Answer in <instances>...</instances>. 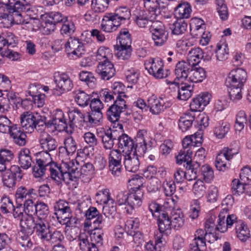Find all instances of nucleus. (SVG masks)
<instances>
[{
    "instance_id": "obj_1",
    "label": "nucleus",
    "mask_w": 251,
    "mask_h": 251,
    "mask_svg": "<svg viewBox=\"0 0 251 251\" xmlns=\"http://www.w3.org/2000/svg\"><path fill=\"white\" fill-rule=\"evenodd\" d=\"M76 150V143L71 136L66 138L64 140V146L59 148V158L61 160L60 166L55 164L50 166L52 178L57 183L62 181L73 180L77 177L75 171L79 164L78 161L80 157L75 159L71 157Z\"/></svg>"
},
{
    "instance_id": "obj_2",
    "label": "nucleus",
    "mask_w": 251,
    "mask_h": 251,
    "mask_svg": "<svg viewBox=\"0 0 251 251\" xmlns=\"http://www.w3.org/2000/svg\"><path fill=\"white\" fill-rule=\"evenodd\" d=\"M112 90L115 95H118L114 104L107 110L108 118L111 122H117L121 114L126 108L124 99L127 96L125 94L126 87L121 82H115L112 85Z\"/></svg>"
},
{
    "instance_id": "obj_3",
    "label": "nucleus",
    "mask_w": 251,
    "mask_h": 251,
    "mask_svg": "<svg viewBox=\"0 0 251 251\" xmlns=\"http://www.w3.org/2000/svg\"><path fill=\"white\" fill-rule=\"evenodd\" d=\"M97 203L103 205V213L106 217H113L116 212V203L111 198L110 190L103 188L99 190L95 194Z\"/></svg>"
},
{
    "instance_id": "obj_4",
    "label": "nucleus",
    "mask_w": 251,
    "mask_h": 251,
    "mask_svg": "<svg viewBox=\"0 0 251 251\" xmlns=\"http://www.w3.org/2000/svg\"><path fill=\"white\" fill-rule=\"evenodd\" d=\"M21 126L27 130L31 133L34 130L43 129L46 126V123L42 117L37 113H33L27 111L24 112L20 117Z\"/></svg>"
},
{
    "instance_id": "obj_5",
    "label": "nucleus",
    "mask_w": 251,
    "mask_h": 251,
    "mask_svg": "<svg viewBox=\"0 0 251 251\" xmlns=\"http://www.w3.org/2000/svg\"><path fill=\"white\" fill-rule=\"evenodd\" d=\"M145 69L150 75L156 79L167 77L170 73L168 69H164L163 61L160 58H151L145 62Z\"/></svg>"
},
{
    "instance_id": "obj_6",
    "label": "nucleus",
    "mask_w": 251,
    "mask_h": 251,
    "mask_svg": "<svg viewBox=\"0 0 251 251\" xmlns=\"http://www.w3.org/2000/svg\"><path fill=\"white\" fill-rule=\"evenodd\" d=\"M135 148L138 154L144 155L153 145V139L146 129H140L135 137Z\"/></svg>"
},
{
    "instance_id": "obj_7",
    "label": "nucleus",
    "mask_w": 251,
    "mask_h": 251,
    "mask_svg": "<svg viewBox=\"0 0 251 251\" xmlns=\"http://www.w3.org/2000/svg\"><path fill=\"white\" fill-rule=\"evenodd\" d=\"M150 31L155 46H161L167 41L168 32L166 29L164 25L160 21H156L152 23Z\"/></svg>"
},
{
    "instance_id": "obj_8",
    "label": "nucleus",
    "mask_w": 251,
    "mask_h": 251,
    "mask_svg": "<svg viewBox=\"0 0 251 251\" xmlns=\"http://www.w3.org/2000/svg\"><path fill=\"white\" fill-rule=\"evenodd\" d=\"M65 50L69 58L77 59L81 57L85 52L84 44L79 39L70 38L65 44Z\"/></svg>"
},
{
    "instance_id": "obj_9",
    "label": "nucleus",
    "mask_w": 251,
    "mask_h": 251,
    "mask_svg": "<svg viewBox=\"0 0 251 251\" xmlns=\"http://www.w3.org/2000/svg\"><path fill=\"white\" fill-rule=\"evenodd\" d=\"M155 14L148 11L136 9L133 13L132 18L134 23L139 28H147L151 26L156 19Z\"/></svg>"
},
{
    "instance_id": "obj_10",
    "label": "nucleus",
    "mask_w": 251,
    "mask_h": 251,
    "mask_svg": "<svg viewBox=\"0 0 251 251\" xmlns=\"http://www.w3.org/2000/svg\"><path fill=\"white\" fill-rule=\"evenodd\" d=\"M192 66L185 61H181L178 62L176 66L175 69V75L176 76V79L172 81H170L166 80V82L169 85H179V81L180 83H183L184 81H187L189 73L190 72Z\"/></svg>"
},
{
    "instance_id": "obj_11",
    "label": "nucleus",
    "mask_w": 251,
    "mask_h": 251,
    "mask_svg": "<svg viewBox=\"0 0 251 251\" xmlns=\"http://www.w3.org/2000/svg\"><path fill=\"white\" fill-rule=\"evenodd\" d=\"M148 104L150 112L153 114L157 115L170 107L171 102L162 97L158 98L155 95H151L148 99Z\"/></svg>"
},
{
    "instance_id": "obj_12",
    "label": "nucleus",
    "mask_w": 251,
    "mask_h": 251,
    "mask_svg": "<svg viewBox=\"0 0 251 251\" xmlns=\"http://www.w3.org/2000/svg\"><path fill=\"white\" fill-rule=\"evenodd\" d=\"M143 155L138 154L135 150L125 151L124 164L126 171L130 172H136L139 168L140 162L138 157Z\"/></svg>"
},
{
    "instance_id": "obj_13",
    "label": "nucleus",
    "mask_w": 251,
    "mask_h": 251,
    "mask_svg": "<svg viewBox=\"0 0 251 251\" xmlns=\"http://www.w3.org/2000/svg\"><path fill=\"white\" fill-rule=\"evenodd\" d=\"M32 11L31 9L29 11L22 10L21 9H14L12 8V10L8 11L10 13V15L12 18V24H26L29 25L27 27L31 29H34L35 27H38V24L39 21L37 19H30L28 21H26L23 18V15L20 11L25 12L27 13V14L30 15V12Z\"/></svg>"
},
{
    "instance_id": "obj_14",
    "label": "nucleus",
    "mask_w": 251,
    "mask_h": 251,
    "mask_svg": "<svg viewBox=\"0 0 251 251\" xmlns=\"http://www.w3.org/2000/svg\"><path fill=\"white\" fill-rule=\"evenodd\" d=\"M47 126H54L56 129L65 130L67 133H72L71 129H68V120L63 112L60 109L55 111L52 119L48 122Z\"/></svg>"
},
{
    "instance_id": "obj_15",
    "label": "nucleus",
    "mask_w": 251,
    "mask_h": 251,
    "mask_svg": "<svg viewBox=\"0 0 251 251\" xmlns=\"http://www.w3.org/2000/svg\"><path fill=\"white\" fill-rule=\"evenodd\" d=\"M247 78L246 71L242 68L232 70L228 74L226 83V85L243 86Z\"/></svg>"
},
{
    "instance_id": "obj_16",
    "label": "nucleus",
    "mask_w": 251,
    "mask_h": 251,
    "mask_svg": "<svg viewBox=\"0 0 251 251\" xmlns=\"http://www.w3.org/2000/svg\"><path fill=\"white\" fill-rule=\"evenodd\" d=\"M209 236L210 235L206 231L202 229H198L195 233L194 239L190 245L189 251H201V249L206 246V241L211 242L208 240Z\"/></svg>"
},
{
    "instance_id": "obj_17",
    "label": "nucleus",
    "mask_w": 251,
    "mask_h": 251,
    "mask_svg": "<svg viewBox=\"0 0 251 251\" xmlns=\"http://www.w3.org/2000/svg\"><path fill=\"white\" fill-rule=\"evenodd\" d=\"M53 77L56 87L62 91H69L73 88V81L67 74L56 72L53 74Z\"/></svg>"
},
{
    "instance_id": "obj_18",
    "label": "nucleus",
    "mask_w": 251,
    "mask_h": 251,
    "mask_svg": "<svg viewBox=\"0 0 251 251\" xmlns=\"http://www.w3.org/2000/svg\"><path fill=\"white\" fill-rule=\"evenodd\" d=\"M227 208L221 210L219 214V231L222 233L226 232L228 228L231 227L236 220V217L233 214L227 215Z\"/></svg>"
},
{
    "instance_id": "obj_19",
    "label": "nucleus",
    "mask_w": 251,
    "mask_h": 251,
    "mask_svg": "<svg viewBox=\"0 0 251 251\" xmlns=\"http://www.w3.org/2000/svg\"><path fill=\"white\" fill-rule=\"evenodd\" d=\"M113 122L114 124V128H116L121 135L118 138V147L121 149L125 148L126 150V151H130V150H134L135 148V145H133L132 140L127 135L124 134V128L122 124L119 123H116Z\"/></svg>"
},
{
    "instance_id": "obj_20",
    "label": "nucleus",
    "mask_w": 251,
    "mask_h": 251,
    "mask_svg": "<svg viewBox=\"0 0 251 251\" xmlns=\"http://www.w3.org/2000/svg\"><path fill=\"white\" fill-rule=\"evenodd\" d=\"M121 25L112 13H106L103 16L101 22V29L105 32L115 31Z\"/></svg>"
},
{
    "instance_id": "obj_21",
    "label": "nucleus",
    "mask_w": 251,
    "mask_h": 251,
    "mask_svg": "<svg viewBox=\"0 0 251 251\" xmlns=\"http://www.w3.org/2000/svg\"><path fill=\"white\" fill-rule=\"evenodd\" d=\"M143 192L138 191L137 192H131L128 195L127 204L126 205L125 209L127 214L131 213L132 210L141 205Z\"/></svg>"
},
{
    "instance_id": "obj_22",
    "label": "nucleus",
    "mask_w": 251,
    "mask_h": 251,
    "mask_svg": "<svg viewBox=\"0 0 251 251\" xmlns=\"http://www.w3.org/2000/svg\"><path fill=\"white\" fill-rule=\"evenodd\" d=\"M34 231L40 239L45 241L50 232V226L47 220L44 218H36Z\"/></svg>"
},
{
    "instance_id": "obj_23",
    "label": "nucleus",
    "mask_w": 251,
    "mask_h": 251,
    "mask_svg": "<svg viewBox=\"0 0 251 251\" xmlns=\"http://www.w3.org/2000/svg\"><path fill=\"white\" fill-rule=\"evenodd\" d=\"M96 72L102 79L109 80L114 75L115 69L113 64L110 61L101 62L99 63Z\"/></svg>"
},
{
    "instance_id": "obj_24",
    "label": "nucleus",
    "mask_w": 251,
    "mask_h": 251,
    "mask_svg": "<svg viewBox=\"0 0 251 251\" xmlns=\"http://www.w3.org/2000/svg\"><path fill=\"white\" fill-rule=\"evenodd\" d=\"M39 141L41 148L45 151H53L57 147V142L55 139L45 131L41 132Z\"/></svg>"
},
{
    "instance_id": "obj_25",
    "label": "nucleus",
    "mask_w": 251,
    "mask_h": 251,
    "mask_svg": "<svg viewBox=\"0 0 251 251\" xmlns=\"http://www.w3.org/2000/svg\"><path fill=\"white\" fill-rule=\"evenodd\" d=\"M36 218L30 215H25L20 220V231L27 234H32L34 232Z\"/></svg>"
},
{
    "instance_id": "obj_26",
    "label": "nucleus",
    "mask_w": 251,
    "mask_h": 251,
    "mask_svg": "<svg viewBox=\"0 0 251 251\" xmlns=\"http://www.w3.org/2000/svg\"><path fill=\"white\" fill-rule=\"evenodd\" d=\"M173 228L178 230L184 225L185 218L183 212L179 209H175L171 213L169 217Z\"/></svg>"
},
{
    "instance_id": "obj_27",
    "label": "nucleus",
    "mask_w": 251,
    "mask_h": 251,
    "mask_svg": "<svg viewBox=\"0 0 251 251\" xmlns=\"http://www.w3.org/2000/svg\"><path fill=\"white\" fill-rule=\"evenodd\" d=\"M192 13V8L188 2L179 3L175 8L174 15L177 19H188Z\"/></svg>"
},
{
    "instance_id": "obj_28",
    "label": "nucleus",
    "mask_w": 251,
    "mask_h": 251,
    "mask_svg": "<svg viewBox=\"0 0 251 251\" xmlns=\"http://www.w3.org/2000/svg\"><path fill=\"white\" fill-rule=\"evenodd\" d=\"M206 78V72L201 67H192L187 81L192 83L201 82Z\"/></svg>"
},
{
    "instance_id": "obj_29",
    "label": "nucleus",
    "mask_w": 251,
    "mask_h": 251,
    "mask_svg": "<svg viewBox=\"0 0 251 251\" xmlns=\"http://www.w3.org/2000/svg\"><path fill=\"white\" fill-rule=\"evenodd\" d=\"M203 57V52L199 48L191 49L188 53L187 56V63L192 67L198 65Z\"/></svg>"
},
{
    "instance_id": "obj_30",
    "label": "nucleus",
    "mask_w": 251,
    "mask_h": 251,
    "mask_svg": "<svg viewBox=\"0 0 251 251\" xmlns=\"http://www.w3.org/2000/svg\"><path fill=\"white\" fill-rule=\"evenodd\" d=\"M36 191L33 189H27L25 187L18 188L15 194L17 203H21L28 199H35Z\"/></svg>"
},
{
    "instance_id": "obj_31",
    "label": "nucleus",
    "mask_w": 251,
    "mask_h": 251,
    "mask_svg": "<svg viewBox=\"0 0 251 251\" xmlns=\"http://www.w3.org/2000/svg\"><path fill=\"white\" fill-rule=\"evenodd\" d=\"M158 226L160 232L164 234L171 233L173 228L169 216L166 213L159 214L158 219Z\"/></svg>"
},
{
    "instance_id": "obj_32",
    "label": "nucleus",
    "mask_w": 251,
    "mask_h": 251,
    "mask_svg": "<svg viewBox=\"0 0 251 251\" xmlns=\"http://www.w3.org/2000/svg\"><path fill=\"white\" fill-rule=\"evenodd\" d=\"M36 156L37 164L48 168L50 171V176L52 177L50 166L53 164H55L56 165V164L52 161V159L49 152L45 151L39 152L36 153Z\"/></svg>"
},
{
    "instance_id": "obj_33",
    "label": "nucleus",
    "mask_w": 251,
    "mask_h": 251,
    "mask_svg": "<svg viewBox=\"0 0 251 251\" xmlns=\"http://www.w3.org/2000/svg\"><path fill=\"white\" fill-rule=\"evenodd\" d=\"M14 142L20 145L24 146L26 143L25 133L17 125H13L9 133Z\"/></svg>"
},
{
    "instance_id": "obj_34",
    "label": "nucleus",
    "mask_w": 251,
    "mask_h": 251,
    "mask_svg": "<svg viewBox=\"0 0 251 251\" xmlns=\"http://www.w3.org/2000/svg\"><path fill=\"white\" fill-rule=\"evenodd\" d=\"M192 151L190 149L180 150L178 154L176 156V162L178 165H181L183 162L186 163V167L192 166Z\"/></svg>"
},
{
    "instance_id": "obj_35",
    "label": "nucleus",
    "mask_w": 251,
    "mask_h": 251,
    "mask_svg": "<svg viewBox=\"0 0 251 251\" xmlns=\"http://www.w3.org/2000/svg\"><path fill=\"white\" fill-rule=\"evenodd\" d=\"M237 237L242 242H246L250 237V231L246 224L238 222L235 226Z\"/></svg>"
},
{
    "instance_id": "obj_36",
    "label": "nucleus",
    "mask_w": 251,
    "mask_h": 251,
    "mask_svg": "<svg viewBox=\"0 0 251 251\" xmlns=\"http://www.w3.org/2000/svg\"><path fill=\"white\" fill-rule=\"evenodd\" d=\"M18 162L21 167L24 169H27L31 166L32 159L28 149H22L19 152Z\"/></svg>"
},
{
    "instance_id": "obj_37",
    "label": "nucleus",
    "mask_w": 251,
    "mask_h": 251,
    "mask_svg": "<svg viewBox=\"0 0 251 251\" xmlns=\"http://www.w3.org/2000/svg\"><path fill=\"white\" fill-rule=\"evenodd\" d=\"M116 19L121 25L122 23L128 20L131 17L130 9L126 6L117 7L114 13H112Z\"/></svg>"
},
{
    "instance_id": "obj_38",
    "label": "nucleus",
    "mask_w": 251,
    "mask_h": 251,
    "mask_svg": "<svg viewBox=\"0 0 251 251\" xmlns=\"http://www.w3.org/2000/svg\"><path fill=\"white\" fill-rule=\"evenodd\" d=\"M217 60L224 61L228 58L229 50L227 44L224 41H221L217 44L215 51Z\"/></svg>"
},
{
    "instance_id": "obj_39",
    "label": "nucleus",
    "mask_w": 251,
    "mask_h": 251,
    "mask_svg": "<svg viewBox=\"0 0 251 251\" xmlns=\"http://www.w3.org/2000/svg\"><path fill=\"white\" fill-rule=\"evenodd\" d=\"M216 218V215L212 212L210 213L204 224L205 230L213 237H214L213 232L216 230L219 231V229L218 228L219 226V219L217 221L218 224L216 225L215 223Z\"/></svg>"
},
{
    "instance_id": "obj_40",
    "label": "nucleus",
    "mask_w": 251,
    "mask_h": 251,
    "mask_svg": "<svg viewBox=\"0 0 251 251\" xmlns=\"http://www.w3.org/2000/svg\"><path fill=\"white\" fill-rule=\"evenodd\" d=\"M79 166L77 169L75 171V175L77 176L73 181H75L78 177L82 175L89 176L92 174L94 171V166L90 162H78Z\"/></svg>"
},
{
    "instance_id": "obj_41",
    "label": "nucleus",
    "mask_w": 251,
    "mask_h": 251,
    "mask_svg": "<svg viewBox=\"0 0 251 251\" xmlns=\"http://www.w3.org/2000/svg\"><path fill=\"white\" fill-rule=\"evenodd\" d=\"M112 57L111 50L109 48L104 46L100 47L98 49L96 54V60L99 61V63L109 61Z\"/></svg>"
},
{
    "instance_id": "obj_42",
    "label": "nucleus",
    "mask_w": 251,
    "mask_h": 251,
    "mask_svg": "<svg viewBox=\"0 0 251 251\" xmlns=\"http://www.w3.org/2000/svg\"><path fill=\"white\" fill-rule=\"evenodd\" d=\"M74 97L76 103L81 107H85L89 103L90 96L83 91L75 90L74 92Z\"/></svg>"
},
{
    "instance_id": "obj_43",
    "label": "nucleus",
    "mask_w": 251,
    "mask_h": 251,
    "mask_svg": "<svg viewBox=\"0 0 251 251\" xmlns=\"http://www.w3.org/2000/svg\"><path fill=\"white\" fill-rule=\"evenodd\" d=\"M230 129V125L226 122L220 121L215 126L214 133L218 139L225 137Z\"/></svg>"
},
{
    "instance_id": "obj_44",
    "label": "nucleus",
    "mask_w": 251,
    "mask_h": 251,
    "mask_svg": "<svg viewBox=\"0 0 251 251\" xmlns=\"http://www.w3.org/2000/svg\"><path fill=\"white\" fill-rule=\"evenodd\" d=\"M81 81H83L90 88H94L96 85V78L93 73L90 72L81 71L79 74Z\"/></svg>"
},
{
    "instance_id": "obj_45",
    "label": "nucleus",
    "mask_w": 251,
    "mask_h": 251,
    "mask_svg": "<svg viewBox=\"0 0 251 251\" xmlns=\"http://www.w3.org/2000/svg\"><path fill=\"white\" fill-rule=\"evenodd\" d=\"M131 39L127 29H122L117 38V45L130 46Z\"/></svg>"
},
{
    "instance_id": "obj_46",
    "label": "nucleus",
    "mask_w": 251,
    "mask_h": 251,
    "mask_svg": "<svg viewBox=\"0 0 251 251\" xmlns=\"http://www.w3.org/2000/svg\"><path fill=\"white\" fill-rule=\"evenodd\" d=\"M117 130H108L102 137V141L104 148L106 150H111L114 145V139Z\"/></svg>"
},
{
    "instance_id": "obj_47",
    "label": "nucleus",
    "mask_w": 251,
    "mask_h": 251,
    "mask_svg": "<svg viewBox=\"0 0 251 251\" xmlns=\"http://www.w3.org/2000/svg\"><path fill=\"white\" fill-rule=\"evenodd\" d=\"M194 116L185 114L180 117L178 121L179 128L182 131L185 132L189 130L192 126Z\"/></svg>"
},
{
    "instance_id": "obj_48",
    "label": "nucleus",
    "mask_w": 251,
    "mask_h": 251,
    "mask_svg": "<svg viewBox=\"0 0 251 251\" xmlns=\"http://www.w3.org/2000/svg\"><path fill=\"white\" fill-rule=\"evenodd\" d=\"M80 249L82 251H98V247L90 244L88 238L84 234H80L78 239Z\"/></svg>"
},
{
    "instance_id": "obj_49",
    "label": "nucleus",
    "mask_w": 251,
    "mask_h": 251,
    "mask_svg": "<svg viewBox=\"0 0 251 251\" xmlns=\"http://www.w3.org/2000/svg\"><path fill=\"white\" fill-rule=\"evenodd\" d=\"M144 3L146 8V11L151 13H154L155 17H157L158 13H159L158 7H162V3L158 0H144Z\"/></svg>"
},
{
    "instance_id": "obj_50",
    "label": "nucleus",
    "mask_w": 251,
    "mask_h": 251,
    "mask_svg": "<svg viewBox=\"0 0 251 251\" xmlns=\"http://www.w3.org/2000/svg\"><path fill=\"white\" fill-rule=\"evenodd\" d=\"M144 179L141 176L136 175L128 180V185L131 187V192H137L142 191L141 188L143 187Z\"/></svg>"
},
{
    "instance_id": "obj_51",
    "label": "nucleus",
    "mask_w": 251,
    "mask_h": 251,
    "mask_svg": "<svg viewBox=\"0 0 251 251\" xmlns=\"http://www.w3.org/2000/svg\"><path fill=\"white\" fill-rule=\"evenodd\" d=\"M31 234H27L26 233L19 231L17 239L18 243L24 248L25 250L30 249L33 243L31 242L29 236Z\"/></svg>"
},
{
    "instance_id": "obj_52",
    "label": "nucleus",
    "mask_w": 251,
    "mask_h": 251,
    "mask_svg": "<svg viewBox=\"0 0 251 251\" xmlns=\"http://www.w3.org/2000/svg\"><path fill=\"white\" fill-rule=\"evenodd\" d=\"M115 54L119 59H128L131 54V46L117 45Z\"/></svg>"
},
{
    "instance_id": "obj_53",
    "label": "nucleus",
    "mask_w": 251,
    "mask_h": 251,
    "mask_svg": "<svg viewBox=\"0 0 251 251\" xmlns=\"http://www.w3.org/2000/svg\"><path fill=\"white\" fill-rule=\"evenodd\" d=\"M163 191L165 196L171 197L176 192V186L175 182L170 179H166L162 184Z\"/></svg>"
},
{
    "instance_id": "obj_54",
    "label": "nucleus",
    "mask_w": 251,
    "mask_h": 251,
    "mask_svg": "<svg viewBox=\"0 0 251 251\" xmlns=\"http://www.w3.org/2000/svg\"><path fill=\"white\" fill-rule=\"evenodd\" d=\"M239 151V144L238 142H235L229 147L224 148L221 151L226 159L230 160L234 155L238 153Z\"/></svg>"
},
{
    "instance_id": "obj_55",
    "label": "nucleus",
    "mask_w": 251,
    "mask_h": 251,
    "mask_svg": "<svg viewBox=\"0 0 251 251\" xmlns=\"http://www.w3.org/2000/svg\"><path fill=\"white\" fill-rule=\"evenodd\" d=\"M56 215L67 214L71 212L69 203L65 201L60 200L57 201L54 206Z\"/></svg>"
},
{
    "instance_id": "obj_56",
    "label": "nucleus",
    "mask_w": 251,
    "mask_h": 251,
    "mask_svg": "<svg viewBox=\"0 0 251 251\" xmlns=\"http://www.w3.org/2000/svg\"><path fill=\"white\" fill-rule=\"evenodd\" d=\"M226 158L224 155L223 153L220 152L218 154L215 159V165L217 169L220 171L225 172L229 168Z\"/></svg>"
},
{
    "instance_id": "obj_57",
    "label": "nucleus",
    "mask_w": 251,
    "mask_h": 251,
    "mask_svg": "<svg viewBox=\"0 0 251 251\" xmlns=\"http://www.w3.org/2000/svg\"><path fill=\"white\" fill-rule=\"evenodd\" d=\"M187 26L186 23L184 21H175L170 25L172 33L175 35H180L184 32Z\"/></svg>"
},
{
    "instance_id": "obj_58",
    "label": "nucleus",
    "mask_w": 251,
    "mask_h": 251,
    "mask_svg": "<svg viewBox=\"0 0 251 251\" xmlns=\"http://www.w3.org/2000/svg\"><path fill=\"white\" fill-rule=\"evenodd\" d=\"M177 86V98L180 100H186L192 95L191 87L190 85H176Z\"/></svg>"
},
{
    "instance_id": "obj_59",
    "label": "nucleus",
    "mask_w": 251,
    "mask_h": 251,
    "mask_svg": "<svg viewBox=\"0 0 251 251\" xmlns=\"http://www.w3.org/2000/svg\"><path fill=\"white\" fill-rule=\"evenodd\" d=\"M219 197L218 188L213 185L210 186L205 196L206 201L209 203H214L218 201Z\"/></svg>"
},
{
    "instance_id": "obj_60",
    "label": "nucleus",
    "mask_w": 251,
    "mask_h": 251,
    "mask_svg": "<svg viewBox=\"0 0 251 251\" xmlns=\"http://www.w3.org/2000/svg\"><path fill=\"white\" fill-rule=\"evenodd\" d=\"M201 203L199 200H193L190 203V207L189 212V217L195 220L198 218L201 211Z\"/></svg>"
},
{
    "instance_id": "obj_61",
    "label": "nucleus",
    "mask_w": 251,
    "mask_h": 251,
    "mask_svg": "<svg viewBox=\"0 0 251 251\" xmlns=\"http://www.w3.org/2000/svg\"><path fill=\"white\" fill-rule=\"evenodd\" d=\"M103 233L100 229H95L90 234L91 244L97 247L101 246L103 244Z\"/></svg>"
},
{
    "instance_id": "obj_62",
    "label": "nucleus",
    "mask_w": 251,
    "mask_h": 251,
    "mask_svg": "<svg viewBox=\"0 0 251 251\" xmlns=\"http://www.w3.org/2000/svg\"><path fill=\"white\" fill-rule=\"evenodd\" d=\"M140 226V221L138 218H130L126 221L125 224L126 231L127 234H131L138 230Z\"/></svg>"
},
{
    "instance_id": "obj_63",
    "label": "nucleus",
    "mask_w": 251,
    "mask_h": 251,
    "mask_svg": "<svg viewBox=\"0 0 251 251\" xmlns=\"http://www.w3.org/2000/svg\"><path fill=\"white\" fill-rule=\"evenodd\" d=\"M109 2V0H92L91 7L95 12H102L107 8Z\"/></svg>"
},
{
    "instance_id": "obj_64",
    "label": "nucleus",
    "mask_w": 251,
    "mask_h": 251,
    "mask_svg": "<svg viewBox=\"0 0 251 251\" xmlns=\"http://www.w3.org/2000/svg\"><path fill=\"white\" fill-rule=\"evenodd\" d=\"M206 189L204 182L201 179L196 180L193 185L192 191L196 197H202L205 193Z\"/></svg>"
}]
</instances>
